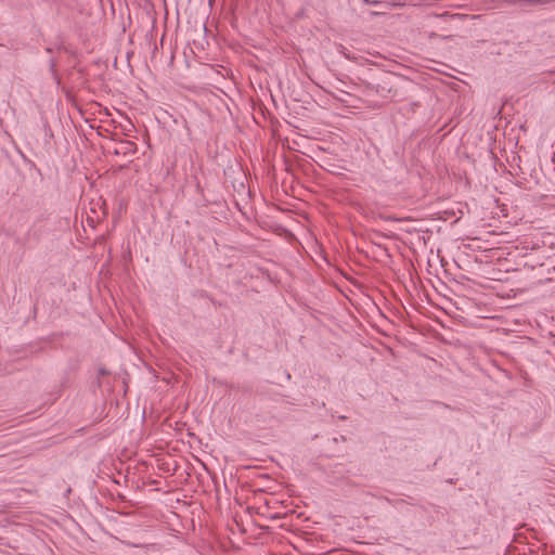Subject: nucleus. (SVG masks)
Masks as SVG:
<instances>
[{
  "label": "nucleus",
  "instance_id": "1",
  "mask_svg": "<svg viewBox=\"0 0 555 555\" xmlns=\"http://www.w3.org/2000/svg\"><path fill=\"white\" fill-rule=\"evenodd\" d=\"M134 151H135L134 143L130 142V141H126V142L120 143V146L115 150V153L116 154L122 153L124 155H127V154H133Z\"/></svg>",
  "mask_w": 555,
  "mask_h": 555
},
{
  "label": "nucleus",
  "instance_id": "2",
  "mask_svg": "<svg viewBox=\"0 0 555 555\" xmlns=\"http://www.w3.org/2000/svg\"><path fill=\"white\" fill-rule=\"evenodd\" d=\"M514 177L516 178L515 183L517 185L528 188V189L531 188V185H527L525 182L521 181V180H527L525 176H514Z\"/></svg>",
  "mask_w": 555,
  "mask_h": 555
}]
</instances>
